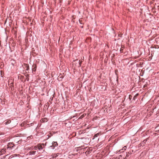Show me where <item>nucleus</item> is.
<instances>
[{
	"mask_svg": "<svg viewBox=\"0 0 159 159\" xmlns=\"http://www.w3.org/2000/svg\"><path fill=\"white\" fill-rule=\"evenodd\" d=\"M31 137H32V136H30L29 137H27V139H30V138H31Z\"/></svg>",
	"mask_w": 159,
	"mask_h": 159,
	"instance_id": "obj_16",
	"label": "nucleus"
},
{
	"mask_svg": "<svg viewBox=\"0 0 159 159\" xmlns=\"http://www.w3.org/2000/svg\"><path fill=\"white\" fill-rule=\"evenodd\" d=\"M122 50H123V49H122V48H121L120 49V51H121Z\"/></svg>",
	"mask_w": 159,
	"mask_h": 159,
	"instance_id": "obj_21",
	"label": "nucleus"
},
{
	"mask_svg": "<svg viewBox=\"0 0 159 159\" xmlns=\"http://www.w3.org/2000/svg\"><path fill=\"white\" fill-rule=\"evenodd\" d=\"M83 117V116H81L80 117L81 118Z\"/></svg>",
	"mask_w": 159,
	"mask_h": 159,
	"instance_id": "obj_22",
	"label": "nucleus"
},
{
	"mask_svg": "<svg viewBox=\"0 0 159 159\" xmlns=\"http://www.w3.org/2000/svg\"><path fill=\"white\" fill-rule=\"evenodd\" d=\"M83 117V116H81L80 117L81 118Z\"/></svg>",
	"mask_w": 159,
	"mask_h": 159,
	"instance_id": "obj_23",
	"label": "nucleus"
},
{
	"mask_svg": "<svg viewBox=\"0 0 159 159\" xmlns=\"http://www.w3.org/2000/svg\"><path fill=\"white\" fill-rule=\"evenodd\" d=\"M57 156H58V155H57V154H55V155H54V157H57Z\"/></svg>",
	"mask_w": 159,
	"mask_h": 159,
	"instance_id": "obj_17",
	"label": "nucleus"
},
{
	"mask_svg": "<svg viewBox=\"0 0 159 159\" xmlns=\"http://www.w3.org/2000/svg\"><path fill=\"white\" fill-rule=\"evenodd\" d=\"M15 146L14 144L13 143H8L7 147V148L8 149V148L11 149Z\"/></svg>",
	"mask_w": 159,
	"mask_h": 159,
	"instance_id": "obj_1",
	"label": "nucleus"
},
{
	"mask_svg": "<svg viewBox=\"0 0 159 159\" xmlns=\"http://www.w3.org/2000/svg\"><path fill=\"white\" fill-rule=\"evenodd\" d=\"M139 95V94L138 93H137L136 94V95H135L134 96V97L133 98V99H135V98H136V97L138 96V95Z\"/></svg>",
	"mask_w": 159,
	"mask_h": 159,
	"instance_id": "obj_10",
	"label": "nucleus"
},
{
	"mask_svg": "<svg viewBox=\"0 0 159 159\" xmlns=\"http://www.w3.org/2000/svg\"><path fill=\"white\" fill-rule=\"evenodd\" d=\"M11 122V121L10 120H8L6 122H5V124H6V125H7L8 124H9V123H10Z\"/></svg>",
	"mask_w": 159,
	"mask_h": 159,
	"instance_id": "obj_8",
	"label": "nucleus"
},
{
	"mask_svg": "<svg viewBox=\"0 0 159 159\" xmlns=\"http://www.w3.org/2000/svg\"><path fill=\"white\" fill-rule=\"evenodd\" d=\"M36 152V151H30L28 153V155H35Z\"/></svg>",
	"mask_w": 159,
	"mask_h": 159,
	"instance_id": "obj_3",
	"label": "nucleus"
},
{
	"mask_svg": "<svg viewBox=\"0 0 159 159\" xmlns=\"http://www.w3.org/2000/svg\"><path fill=\"white\" fill-rule=\"evenodd\" d=\"M36 70V64H33L32 67V70L33 71H35Z\"/></svg>",
	"mask_w": 159,
	"mask_h": 159,
	"instance_id": "obj_4",
	"label": "nucleus"
},
{
	"mask_svg": "<svg viewBox=\"0 0 159 159\" xmlns=\"http://www.w3.org/2000/svg\"><path fill=\"white\" fill-rule=\"evenodd\" d=\"M7 148L2 149L0 152V155H2L7 150Z\"/></svg>",
	"mask_w": 159,
	"mask_h": 159,
	"instance_id": "obj_2",
	"label": "nucleus"
},
{
	"mask_svg": "<svg viewBox=\"0 0 159 159\" xmlns=\"http://www.w3.org/2000/svg\"><path fill=\"white\" fill-rule=\"evenodd\" d=\"M37 147L35 146L34 148V149L35 150H36L37 149Z\"/></svg>",
	"mask_w": 159,
	"mask_h": 159,
	"instance_id": "obj_15",
	"label": "nucleus"
},
{
	"mask_svg": "<svg viewBox=\"0 0 159 159\" xmlns=\"http://www.w3.org/2000/svg\"><path fill=\"white\" fill-rule=\"evenodd\" d=\"M3 73L2 72V71H1V75L2 77L3 76Z\"/></svg>",
	"mask_w": 159,
	"mask_h": 159,
	"instance_id": "obj_18",
	"label": "nucleus"
},
{
	"mask_svg": "<svg viewBox=\"0 0 159 159\" xmlns=\"http://www.w3.org/2000/svg\"><path fill=\"white\" fill-rule=\"evenodd\" d=\"M129 154H127L126 155V157H129Z\"/></svg>",
	"mask_w": 159,
	"mask_h": 159,
	"instance_id": "obj_20",
	"label": "nucleus"
},
{
	"mask_svg": "<svg viewBox=\"0 0 159 159\" xmlns=\"http://www.w3.org/2000/svg\"><path fill=\"white\" fill-rule=\"evenodd\" d=\"M53 145H54V146H57V142H54L53 143Z\"/></svg>",
	"mask_w": 159,
	"mask_h": 159,
	"instance_id": "obj_9",
	"label": "nucleus"
},
{
	"mask_svg": "<svg viewBox=\"0 0 159 159\" xmlns=\"http://www.w3.org/2000/svg\"><path fill=\"white\" fill-rule=\"evenodd\" d=\"M126 149V147L125 146L122 149V150H125Z\"/></svg>",
	"mask_w": 159,
	"mask_h": 159,
	"instance_id": "obj_12",
	"label": "nucleus"
},
{
	"mask_svg": "<svg viewBox=\"0 0 159 159\" xmlns=\"http://www.w3.org/2000/svg\"><path fill=\"white\" fill-rule=\"evenodd\" d=\"M147 85H146V84H145L144 85V87H143V88H144L145 89V87H147Z\"/></svg>",
	"mask_w": 159,
	"mask_h": 159,
	"instance_id": "obj_14",
	"label": "nucleus"
},
{
	"mask_svg": "<svg viewBox=\"0 0 159 159\" xmlns=\"http://www.w3.org/2000/svg\"><path fill=\"white\" fill-rule=\"evenodd\" d=\"M28 149H29V150H32V149L31 147L29 148Z\"/></svg>",
	"mask_w": 159,
	"mask_h": 159,
	"instance_id": "obj_19",
	"label": "nucleus"
},
{
	"mask_svg": "<svg viewBox=\"0 0 159 159\" xmlns=\"http://www.w3.org/2000/svg\"><path fill=\"white\" fill-rule=\"evenodd\" d=\"M26 70H29V67L28 65H26Z\"/></svg>",
	"mask_w": 159,
	"mask_h": 159,
	"instance_id": "obj_11",
	"label": "nucleus"
},
{
	"mask_svg": "<svg viewBox=\"0 0 159 159\" xmlns=\"http://www.w3.org/2000/svg\"><path fill=\"white\" fill-rule=\"evenodd\" d=\"M9 84L10 85L9 86L11 87L13 86V83L12 80H9Z\"/></svg>",
	"mask_w": 159,
	"mask_h": 159,
	"instance_id": "obj_6",
	"label": "nucleus"
},
{
	"mask_svg": "<svg viewBox=\"0 0 159 159\" xmlns=\"http://www.w3.org/2000/svg\"><path fill=\"white\" fill-rule=\"evenodd\" d=\"M48 121V120L46 118H42L41 120V122H46Z\"/></svg>",
	"mask_w": 159,
	"mask_h": 159,
	"instance_id": "obj_5",
	"label": "nucleus"
},
{
	"mask_svg": "<svg viewBox=\"0 0 159 159\" xmlns=\"http://www.w3.org/2000/svg\"><path fill=\"white\" fill-rule=\"evenodd\" d=\"M82 61H79V66H81V64L82 63Z\"/></svg>",
	"mask_w": 159,
	"mask_h": 159,
	"instance_id": "obj_13",
	"label": "nucleus"
},
{
	"mask_svg": "<svg viewBox=\"0 0 159 159\" xmlns=\"http://www.w3.org/2000/svg\"><path fill=\"white\" fill-rule=\"evenodd\" d=\"M38 148L39 150H41L43 149V147L41 144H39L38 145Z\"/></svg>",
	"mask_w": 159,
	"mask_h": 159,
	"instance_id": "obj_7",
	"label": "nucleus"
}]
</instances>
